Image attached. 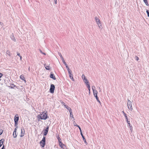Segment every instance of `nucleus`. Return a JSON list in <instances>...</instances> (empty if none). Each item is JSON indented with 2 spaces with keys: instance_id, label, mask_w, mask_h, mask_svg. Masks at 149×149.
<instances>
[{
  "instance_id": "obj_32",
  "label": "nucleus",
  "mask_w": 149,
  "mask_h": 149,
  "mask_svg": "<svg viewBox=\"0 0 149 149\" xmlns=\"http://www.w3.org/2000/svg\"><path fill=\"white\" fill-rule=\"evenodd\" d=\"M126 119V121H127L128 124L130 125V121H129L128 120V118H127V119Z\"/></svg>"
},
{
  "instance_id": "obj_45",
  "label": "nucleus",
  "mask_w": 149,
  "mask_h": 149,
  "mask_svg": "<svg viewBox=\"0 0 149 149\" xmlns=\"http://www.w3.org/2000/svg\"><path fill=\"white\" fill-rule=\"evenodd\" d=\"M44 66L45 67L46 66V64H44Z\"/></svg>"
},
{
  "instance_id": "obj_44",
  "label": "nucleus",
  "mask_w": 149,
  "mask_h": 149,
  "mask_svg": "<svg viewBox=\"0 0 149 149\" xmlns=\"http://www.w3.org/2000/svg\"><path fill=\"white\" fill-rule=\"evenodd\" d=\"M19 57H20V59H21V60H22V57L20 56V54H19Z\"/></svg>"
},
{
  "instance_id": "obj_27",
  "label": "nucleus",
  "mask_w": 149,
  "mask_h": 149,
  "mask_svg": "<svg viewBox=\"0 0 149 149\" xmlns=\"http://www.w3.org/2000/svg\"><path fill=\"white\" fill-rule=\"evenodd\" d=\"M3 132V130L1 129H0V135H1Z\"/></svg>"
},
{
  "instance_id": "obj_26",
  "label": "nucleus",
  "mask_w": 149,
  "mask_h": 149,
  "mask_svg": "<svg viewBox=\"0 0 149 149\" xmlns=\"http://www.w3.org/2000/svg\"><path fill=\"white\" fill-rule=\"evenodd\" d=\"M59 54V56L60 57V58H61V60H63V59H64L63 58L61 54V53H60V54Z\"/></svg>"
},
{
  "instance_id": "obj_18",
  "label": "nucleus",
  "mask_w": 149,
  "mask_h": 149,
  "mask_svg": "<svg viewBox=\"0 0 149 149\" xmlns=\"http://www.w3.org/2000/svg\"><path fill=\"white\" fill-rule=\"evenodd\" d=\"M92 90L93 91V94L95 93V91H96V90H95V87L94 86H93L92 87Z\"/></svg>"
},
{
  "instance_id": "obj_22",
  "label": "nucleus",
  "mask_w": 149,
  "mask_h": 149,
  "mask_svg": "<svg viewBox=\"0 0 149 149\" xmlns=\"http://www.w3.org/2000/svg\"><path fill=\"white\" fill-rule=\"evenodd\" d=\"M122 112L123 113L124 116H125V119H127V116L126 114L125 113L124 111H122Z\"/></svg>"
},
{
  "instance_id": "obj_6",
  "label": "nucleus",
  "mask_w": 149,
  "mask_h": 149,
  "mask_svg": "<svg viewBox=\"0 0 149 149\" xmlns=\"http://www.w3.org/2000/svg\"><path fill=\"white\" fill-rule=\"evenodd\" d=\"M46 137L44 136L42 140L40 142V144L42 147H44L45 144Z\"/></svg>"
},
{
  "instance_id": "obj_31",
  "label": "nucleus",
  "mask_w": 149,
  "mask_h": 149,
  "mask_svg": "<svg viewBox=\"0 0 149 149\" xmlns=\"http://www.w3.org/2000/svg\"><path fill=\"white\" fill-rule=\"evenodd\" d=\"M146 13H147L148 16L149 17V11L148 10H147L146 11Z\"/></svg>"
},
{
  "instance_id": "obj_46",
  "label": "nucleus",
  "mask_w": 149,
  "mask_h": 149,
  "mask_svg": "<svg viewBox=\"0 0 149 149\" xmlns=\"http://www.w3.org/2000/svg\"><path fill=\"white\" fill-rule=\"evenodd\" d=\"M17 54L18 56H19V53L18 52H17Z\"/></svg>"
},
{
  "instance_id": "obj_34",
  "label": "nucleus",
  "mask_w": 149,
  "mask_h": 149,
  "mask_svg": "<svg viewBox=\"0 0 149 149\" xmlns=\"http://www.w3.org/2000/svg\"><path fill=\"white\" fill-rule=\"evenodd\" d=\"M100 24H99L98 25V27L100 29H102V26L101 25H100Z\"/></svg>"
},
{
  "instance_id": "obj_49",
  "label": "nucleus",
  "mask_w": 149,
  "mask_h": 149,
  "mask_svg": "<svg viewBox=\"0 0 149 149\" xmlns=\"http://www.w3.org/2000/svg\"><path fill=\"white\" fill-rule=\"evenodd\" d=\"M99 89H100V88L99 87Z\"/></svg>"
},
{
  "instance_id": "obj_47",
  "label": "nucleus",
  "mask_w": 149,
  "mask_h": 149,
  "mask_svg": "<svg viewBox=\"0 0 149 149\" xmlns=\"http://www.w3.org/2000/svg\"><path fill=\"white\" fill-rule=\"evenodd\" d=\"M71 117H72V118H74V117H73V116H72Z\"/></svg>"
},
{
  "instance_id": "obj_8",
  "label": "nucleus",
  "mask_w": 149,
  "mask_h": 149,
  "mask_svg": "<svg viewBox=\"0 0 149 149\" xmlns=\"http://www.w3.org/2000/svg\"><path fill=\"white\" fill-rule=\"evenodd\" d=\"M49 129V127L48 126H47V127L45 129L43 130V131L44 132V133H43L44 136H45L47 134L48 132Z\"/></svg>"
},
{
  "instance_id": "obj_37",
  "label": "nucleus",
  "mask_w": 149,
  "mask_h": 149,
  "mask_svg": "<svg viewBox=\"0 0 149 149\" xmlns=\"http://www.w3.org/2000/svg\"><path fill=\"white\" fill-rule=\"evenodd\" d=\"M4 147H5L4 145H3V146L1 148V149H5V148Z\"/></svg>"
},
{
  "instance_id": "obj_17",
  "label": "nucleus",
  "mask_w": 149,
  "mask_h": 149,
  "mask_svg": "<svg viewBox=\"0 0 149 149\" xmlns=\"http://www.w3.org/2000/svg\"><path fill=\"white\" fill-rule=\"evenodd\" d=\"M17 133H16V132H13V136L14 138H15L17 137Z\"/></svg>"
},
{
  "instance_id": "obj_28",
  "label": "nucleus",
  "mask_w": 149,
  "mask_h": 149,
  "mask_svg": "<svg viewBox=\"0 0 149 149\" xmlns=\"http://www.w3.org/2000/svg\"><path fill=\"white\" fill-rule=\"evenodd\" d=\"M69 112L70 113V117H71L72 116H73L72 112V110L70 111H69Z\"/></svg>"
},
{
  "instance_id": "obj_43",
  "label": "nucleus",
  "mask_w": 149,
  "mask_h": 149,
  "mask_svg": "<svg viewBox=\"0 0 149 149\" xmlns=\"http://www.w3.org/2000/svg\"><path fill=\"white\" fill-rule=\"evenodd\" d=\"M88 90L89 91V93H90V88H88Z\"/></svg>"
},
{
  "instance_id": "obj_42",
  "label": "nucleus",
  "mask_w": 149,
  "mask_h": 149,
  "mask_svg": "<svg viewBox=\"0 0 149 149\" xmlns=\"http://www.w3.org/2000/svg\"><path fill=\"white\" fill-rule=\"evenodd\" d=\"M16 141V139H15L13 140V142H15Z\"/></svg>"
},
{
  "instance_id": "obj_33",
  "label": "nucleus",
  "mask_w": 149,
  "mask_h": 149,
  "mask_svg": "<svg viewBox=\"0 0 149 149\" xmlns=\"http://www.w3.org/2000/svg\"><path fill=\"white\" fill-rule=\"evenodd\" d=\"M135 59L136 61H138L139 60V58L137 56H136L135 57Z\"/></svg>"
},
{
  "instance_id": "obj_38",
  "label": "nucleus",
  "mask_w": 149,
  "mask_h": 149,
  "mask_svg": "<svg viewBox=\"0 0 149 149\" xmlns=\"http://www.w3.org/2000/svg\"><path fill=\"white\" fill-rule=\"evenodd\" d=\"M53 0L54 1L55 3V4H56L57 3V0Z\"/></svg>"
},
{
  "instance_id": "obj_20",
  "label": "nucleus",
  "mask_w": 149,
  "mask_h": 149,
  "mask_svg": "<svg viewBox=\"0 0 149 149\" xmlns=\"http://www.w3.org/2000/svg\"><path fill=\"white\" fill-rule=\"evenodd\" d=\"M81 77L84 80L86 79V77L85 76L84 74H82Z\"/></svg>"
},
{
  "instance_id": "obj_23",
  "label": "nucleus",
  "mask_w": 149,
  "mask_h": 149,
  "mask_svg": "<svg viewBox=\"0 0 149 149\" xmlns=\"http://www.w3.org/2000/svg\"><path fill=\"white\" fill-rule=\"evenodd\" d=\"M4 140L3 139H2L1 140H0V143L1 144H2V145L3 144L4 142Z\"/></svg>"
},
{
  "instance_id": "obj_9",
  "label": "nucleus",
  "mask_w": 149,
  "mask_h": 149,
  "mask_svg": "<svg viewBox=\"0 0 149 149\" xmlns=\"http://www.w3.org/2000/svg\"><path fill=\"white\" fill-rule=\"evenodd\" d=\"M95 93L93 94L94 95V96L95 97L96 99V100H97V102L100 104H101V103L100 101L99 100V99L97 95V91H95Z\"/></svg>"
},
{
  "instance_id": "obj_24",
  "label": "nucleus",
  "mask_w": 149,
  "mask_h": 149,
  "mask_svg": "<svg viewBox=\"0 0 149 149\" xmlns=\"http://www.w3.org/2000/svg\"><path fill=\"white\" fill-rule=\"evenodd\" d=\"M84 82L86 84V85L89 83L88 80L86 79L85 80H84Z\"/></svg>"
},
{
  "instance_id": "obj_19",
  "label": "nucleus",
  "mask_w": 149,
  "mask_h": 149,
  "mask_svg": "<svg viewBox=\"0 0 149 149\" xmlns=\"http://www.w3.org/2000/svg\"><path fill=\"white\" fill-rule=\"evenodd\" d=\"M143 1L147 6H149V4L147 0H143Z\"/></svg>"
},
{
  "instance_id": "obj_15",
  "label": "nucleus",
  "mask_w": 149,
  "mask_h": 149,
  "mask_svg": "<svg viewBox=\"0 0 149 149\" xmlns=\"http://www.w3.org/2000/svg\"><path fill=\"white\" fill-rule=\"evenodd\" d=\"M21 134L20 135V136L21 137H22L24 135L25 131H24V129H21Z\"/></svg>"
},
{
  "instance_id": "obj_7",
  "label": "nucleus",
  "mask_w": 149,
  "mask_h": 149,
  "mask_svg": "<svg viewBox=\"0 0 149 149\" xmlns=\"http://www.w3.org/2000/svg\"><path fill=\"white\" fill-rule=\"evenodd\" d=\"M55 88V87L54 85L53 84H51V85L49 91L51 93H54Z\"/></svg>"
},
{
  "instance_id": "obj_14",
  "label": "nucleus",
  "mask_w": 149,
  "mask_h": 149,
  "mask_svg": "<svg viewBox=\"0 0 149 149\" xmlns=\"http://www.w3.org/2000/svg\"><path fill=\"white\" fill-rule=\"evenodd\" d=\"M65 104L64 103V104L65 107L69 111H70L72 110V109L71 108L69 107L67 105Z\"/></svg>"
},
{
  "instance_id": "obj_40",
  "label": "nucleus",
  "mask_w": 149,
  "mask_h": 149,
  "mask_svg": "<svg viewBox=\"0 0 149 149\" xmlns=\"http://www.w3.org/2000/svg\"><path fill=\"white\" fill-rule=\"evenodd\" d=\"M12 39L14 41H16V40L15 39V38H14L13 39L12 38Z\"/></svg>"
},
{
  "instance_id": "obj_39",
  "label": "nucleus",
  "mask_w": 149,
  "mask_h": 149,
  "mask_svg": "<svg viewBox=\"0 0 149 149\" xmlns=\"http://www.w3.org/2000/svg\"><path fill=\"white\" fill-rule=\"evenodd\" d=\"M3 76L2 74L0 73V78L2 77Z\"/></svg>"
},
{
  "instance_id": "obj_41",
  "label": "nucleus",
  "mask_w": 149,
  "mask_h": 149,
  "mask_svg": "<svg viewBox=\"0 0 149 149\" xmlns=\"http://www.w3.org/2000/svg\"><path fill=\"white\" fill-rule=\"evenodd\" d=\"M11 87L12 88L13 87H14L15 86V85H14V84H12V85H11Z\"/></svg>"
},
{
  "instance_id": "obj_2",
  "label": "nucleus",
  "mask_w": 149,
  "mask_h": 149,
  "mask_svg": "<svg viewBox=\"0 0 149 149\" xmlns=\"http://www.w3.org/2000/svg\"><path fill=\"white\" fill-rule=\"evenodd\" d=\"M19 120V116H15V119H14V121H15V126L16 127V128H15L13 132H15H15H16V130L17 129V128H18V127L17 126L18 125V120Z\"/></svg>"
},
{
  "instance_id": "obj_1",
  "label": "nucleus",
  "mask_w": 149,
  "mask_h": 149,
  "mask_svg": "<svg viewBox=\"0 0 149 149\" xmlns=\"http://www.w3.org/2000/svg\"><path fill=\"white\" fill-rule=\"evenodd\" d=\"M38 117L41 119L46 120L47 119V117H48V116H47L46 113H45L44 112L40 115H38Z\"/></svg>"
},
{
  "instance_id": "obj_29",
  "label": "nucleus",
  "mask_w": 149,
  "mask_h": 149,
  "mask_svg": "<svg viewBox=\"0 0 149 149\" xmlns=\"http://www.w3.org/2000/svg\"><path fill=\"white\" fill-rule=\"evenodd\" d=\"M39 51H40V52L42 54L44 55H46V54L45 53H44V52H43L40 49L39 50Z\"/></svg>"
},
{
  "instance_id": "obj_36",
  "label": "nucleus",
  "mask_w": 149,
  "mask_h": 149,
  "mask_svg": "<svg viewBox=\"0 0 149 149\" xmlns=\"http://www.w3.org/2000/svg\"><path fill=\"white\" fill-rule=\"evenodd\" d=\"M87 87H88V88H90V85L89 83L87 84Z\"/></svg>"
},
{
  "instance_id": "obj_48",
  "label": "nucleus",
  "mask_w": 149,
  "mask_h": 149,
  "mask_svg": "<svg viewBox=\"0 0 149 149\" xmlns=\"http://www.w3.org/2000/svg\"><path fill=\"white\" fill-rule=\"evenodd\" d=\"M1 79H0V81H1Z\"/></svg>"
},
{
  "instance_id": "obj_12",
  "label": "nucleus",
  "mask_w": 149,
  "mask_h": 149,
  "mask_svg": "<svg viewBox=\"0 0 149 149\" xmlns=\"http://www.w3.org/2000/svg\"><path fill=\"white\" fill-rule=\"evenodd\" d=\"M19 77L20 79L24 81L25 83L26 82L24 75L22 74Z\"/></svg>"
},
{
  "instance_id": "obj_4",
  "label": "nucleus",
  "mask_w": 149,
  "mask_h": 149,
  "mask_svg": "<svg viewBox=\"0 0 149 149\" xmlns=\"http://www.w3.org/2000/svg\"><path fill=\"white\" fill-rule=\"evenodd\" d=\"M75 126H76L77 127H78V128H79V130L80 132L81 135V136L82 137L83 139V141H84V142L86 144H87V143L86 142V141L85 139V138L83 134L82 133V131H81V129L80 127L77 125H76Z\"/></svg>"
},
{
  "instance_id": "obj_13",
  "label": "nucleus",
  "mask_w": 149,
  "mask_h": 149,
  "mask_svg": "<svg viewBox=\"0 0 149 149\" xmlns=\"http://www.w3.org/2000/svg\"><path fill=\"white\" fill-rule=\"evenodd\" d=\"M50 77L54 80L56 79V78L54 76V74L52 72H51Z\"/></svg>"
},
{
  "instance_id": "obj_5",
  "label": "nucleus",
  "mask_w": 149,
  "mask_h": 149,
  "mask_svg": "<svg viewBox=\"0 0 149 149\" xmlns=\"http://www.w3.org/2000/svg\"><path fill=\"white\" fill-rule=\"evenodd\" d=\"M67 70H68V74H69V76L70 78L71 79H72V80L73 81H74V80L73 77V75H72V72L71 70L69 69V68H68V69H67Z\"/></svg>"
},
{
  "instance_id": "obj_3",
  "label": "nucleus",
  "mask_w": 149,
  "mask_h": 149,
  "mask_svg": "<svg viewBox=\"0 0 149 149\" xmlns=\"http://www.w3.org/2000/svg\"><path fill=\"white\" fill-rule=\"evenodd\" d=\"M127 105L128 109L132 111L133 110V108L132 106V103L128 99H127Z\"/></svg>"
},
{
  "instance_id": "obj_30",
  "label": "nucleus",
  "mask_w": 149,
  "mask_h": 149,
  "mask_svg": "<svg viewBox=\"0 0 149 149\" xmlns=\"http://www.w3.org/2000/svg\"><path fill=\"white\" fill-rule=\"evenodd\" d=\"M6 54H8L9 56H10V52L9 51H7V52H6Z\"/></svg>"
},
{
  "instance_id": "obj_11",
  "label": "nucleus",
  "mask_w": 149,
  "mask_h": 149,
  "mask_svg": "<svg viewBox=\"0 0 149 149\" xmlns=\"http://www.w3.org/2000/svg\"><path fill=\"white\" fill-rule=\"evenodd\" d=\"M95 19L97 25H98L99 24H100V20L97 17H95Z\"/></svg>"
},
{
  "instance_id": "obj_16",
  "label": "nucleus",
  "mask_w": 149,
  "mask_h": 149,
  "mask_svg": "<svg viewBox=\"0 0 149 149\" xmlns=\"http://www.w3.org/2000/svg\"><path fill=\"white\" fill-rule=\"evenodd\" d=\"M62 61L63 63L65 65L66 67L67 68V69H68V68H69L68 67V65H67V64L65 62L64 59H63V60H62Z\"/></svg>"
},
{
  "instance_id": "obj_10",
  "label": "nucleus",
  "mask_w": 149,
  "mask_h": 149,
  "mask_svg": "<svg viewBox=\"0 0 149 149\" xmlns=\"http://www.w3.org/2000/svg\"><path fill=\"white\" fill-rule=\"evenodd\" d=\"M59 145L60 147L63 149H64L66 147L65 145L61 142V141H60Z\"/></svg>"
},
{
  "instance_id": "obj_35",
  "label": "nucleus",
  "mask_w": 149,
  "mask_h": 149,
  "mask_svg": "<svg viewBox=\"0 0 149 149\" xmlns=\"http://www.w3.org/2000/svg\"><path fill=\"white\" fill-rule=\"evenodd\" d=\"M57 138L58 140L59 144H60V141H61V139L60 138L59 136H58V138Z\"/></svg>"
},
{
  "instance_id": "obj_25",
  "label": "nucleus",
  "mask_w": 149,
  "mask_h": 149,
  "mask_svg": "<svg viewBox=\"0 0 149 149\" xmlns=\"http://www.w3.org/2000/svg\"><path fill=\"white\" fill-rule=\"evenodd\" d=\"M128 125H129V126L130 127V130H131V132H132V126L130 125V124H128Z\"/></svg>"
},
{
  "instance_id": "obj_21",
  "label": "nucleus",
  "mask_w": 149,
  "mask_h": 149,
  "mask_svg": "<svg viewBox=\"0 0 149 149\" xmlns=\"http://www.w3.org/2000/svg\"><path fill=\"white\" fill-rule=\"evenodd\" d=\"M45 68L47 70H50L51 69V68L49 66H45Z\"/></svg>"
}]
</instances>
